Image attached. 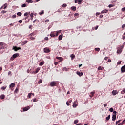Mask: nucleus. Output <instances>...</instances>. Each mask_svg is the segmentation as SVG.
Here are the masks:
<instances>
[{"instance_id": "38", "label": "nucleus", "mask_w": 125, "mask_h": 125, "mask_svg": "<svg viewBox=\"0 0 125 125\" xmlns=\"http://www.w3.org/2000/svg\"><path fill=\"white\" fill-rule=\"evenodd\" d=\"M18 91H19L18 88H16L14 91L15 93H17V92H18Z\"/></svg>"}, {"instance_id": "21", "label": "nucleus", "mask_w": 125, "mask_h": 125, "mask_svg": "<svg viewBox=\"0 0 125 125\" xmlns=\"http://www.w3.org/2000/svg\"><path fill=\"white\" fill-rule=\"evenodd\" d=\"M6 7H7V4L6 3L4 5V6H2L1 7V8H3V9H5V8H6Z\"/></svg>"}, {"instance_id": "52", "label": "nucleus", "mask_w": 125, "mask_h": 125, "mask_svg": "<svg viewBox=\"0 0 125 125\" xmlns=\"http://www.w3.org/2000/svg\"><path fill=\"white\" fill-rule=\"evenodd\" d=\"M119 123H121V120H119L116 121V125H117V124H119Z\"/></svg>"}, {"instance_id": "44", "label": "nucleus", "mask_w": 125, "mask_h": 125, "mask_svg": "<svg viewBox=\"0 0 125 125\" xmlns=\"http://www.w3.org/2000/svg\"><path fill=\"white\" fill-rule=\"evenodd\" d=\"M95 50H96V51H99L100 50V48H96L95 49Z\"/></svg>"}, {"instance_id": "4", "label": "nucleus", "mask_w": 125, "mask_h": 125, "mask_svg": "<svg viewBox=\"0 0 125 125\" xmlns=\"http://www.w3.org/2000/svg\"><path fill=\"white\" fill-rule=\"evenodd\" d=\"M50 36L51 38H55V37H57V36H56V31L51 32Z\"/></svg>"}, {"instance_id": "8", "label": "nucleus", "mask_w": 125, "mask_h": 125, "mask_svg": "<svg viewBox=\"0 0 125 125\" xmlns=\"http://www.w3.org/2000/svg\"><path fill=\"white\" fill-rule=\"evenodd\" d=\"M118 93H119V91H117V90H113L112 92V94L115 96V95H116V94H118Z\"/></svg>"}, {"instance_id": "7", "label": "nucleus", "mask_w": 125, "mask_h": 125, "mask_svg": "<svg viewBox=\"0 0 125 125\" xmlns=\"http://www.w3.org/2000/svg\"><path fill=\"white\" fill-rule=\"evenodd\" d=\"M83 0H75V3H78V4H82Z\"/></svg>"}, {"instance_id": "24", "label": "nucleus", "mask_w": 125, "mask_h": 125, "mask_svg": "<svg viewBox=\"0 0 125 125\" xmlns=\"http://www.w3.org/2000/svg\"><path fill=\"white\" fill-rule=\"evenodd\" d=\"M26 2H28V3H33V0H26Z\"/></svg>"}, {"instance_id": "51", "label": "nucleus", "mask_w": 125, "mask_h": 125, "mask_svg": "<svg viewBox=\"0 0 125 125\" xmlns=\"http://www.w3.org/2000/svg\"><path fill=\"white\" fill-rule=\"evenodd\" d=\"M23 22V21H22V20H20L19 21V23H20L21 24V23H22Z\"/></svg>"}, {"instance_id": "23", "label": "nucleus", "mask_w": 125, "mask_h": 125, "mask_svg": "<svg viewBox=\"0 0 125 125\" xmlns=\"http://www.w3.org/2000/svg\"><path fill=\"white\" fill-rule=\"evenodd\" d=\"M103 69H104V67H101V66H99V67L98 68V71H101L102 70H103Z\"/></svg>"}, {"instance_id": "39", "label": "nucleus", "mask_w": 125, "mask_h": 125, "mask_svg": "<svg viewBox=\"0 0 125 125\" xmlns=\"http://www.w3.org/2000/svg\"><path fill=\"white\" fill-rule=\"evenodd\" d=\"M109 111H110V112H114V108H110L109 109Z\"/></svg>"}, {"instance_id": "22", "label": "nucleus", "mask_w": 125, "mask_h": 125, "mask_svg": "<svg viewBox=\"0 0 125 125\" xmlns=\"http://www.w3.org/2000/svg\"><path fill=\"white\" fill-rule=\"evenodd\" d=\"M122 51L121 49H118L117 51V53H118V54H120V53H122Z\"/></svg>"}, {"instance_id": "16", "label": "nucleus", "mask_w": 125, "mask_h": 125, "mask_svg": "<svg viewBox=\"0 0 125 125\" xmlns=\"http://www.w3.org/2000/svg\"><path fill=\"white\" fill-rule=\"evenodd\" d=\"M72 103V100L70 99L66 102V105L67 106H70V103Z\"/></svg>"}, {"instance_id": "62", "label": "nucleus", "mask_w": 125, "mask_h": 125, "mask_svg": "<svg viewBox=\"0 0 125 125\" xmlns=\"http://www.w3.org/2000/svg\"><path fill=\"white\" fill-rule=\"evenodd\" d=\"M24 44H26V43H28V41H25L24 42Z\"/></svg>"}, {"instance_id": "6", "label": "nucleus", "mask_w": 125, "mask_h": 125, "mask_svg": "<svg viewBox=\"0 0 125 125\" xmlns=\"http://www.w3.org/2000/svg\"><path fill=\"white\" fill-rule=\"evenodd\" d=\"M44 52L45 53H48L49 52H50V50H49L48 48H44Z\"/></svg>"}, {"instance_id": "40", "label": "nucleus", "mask_w": 125, "mask_h": 125, "mask_svg": "<svg viewBox=\"0 0 125 125\" xmlns=\"http://www.w3.org/2000/svg\"><path fill=\"white\" fill-rule=\"evenodd\" d=\"M63 71H66V72H68V68H67V67H63Z\"/></svg>"}, {"instance_id": "49", "label": "nucleus", "mask_w": 125, "mask_h": 125, "mask_svg": "<svg viewBox=\"0 0 125 125\" xmlns=\"http://www.w3.org/2000/svg\"><path fill=\"white\" fill-rule=\"evenodd\" d=\"M24 16H28V12H26L24 14Z\"/></svg>"}, {"instance_id": "45", "label": "nucleus", "mask_w": 125, "mask_h": 125, "mask_svg": "<svg viewBox=\"0 0 125 125\" xmlns=\"http://www.w3.org/2000/svg\"><path fill=\"white\" fill-rule=\"evenodd\" d=\"M42 83V80L41 79L40 80V81L38 82V83L40 84V83Z\"/></svg>"}, {"instance_id": "47", "label": "nucleus", "mask_w": 125, "mask_h": 125, "mask_svg": "<svg viewBox=\"0 0 125 125\" xmlns=\"http://www.w3.org/2000/svg\"><path fill=\"white\" fill-rule=\"evenodd\" d=\"M44 22H45V23H47V22H49V20L47 19V20H45Z\"/></svg>"}, {"instance_id": "56", "label": "nucleus", "mask_w": 125, "mask_h": 125, "mask_svg": "<svg viewBox=\"0 0 125 125\" xmlns=\"http://www.w3.org/2000/svg\"><path fill=\"white\" fill-rule=\"evenodd\" d=\"M124 125V122H122L121 123H119V124H118L117 125Z\"/></svg>"}, {"instance_id": "14", "label": "nucleus", "mask_w": 125, "mask_h": 125, "mask_svg": "<svg viewBox=\"0 0 125 125\" xmlns=\"http://www.w3.org/2000/svg\"><path fill=\"white\" fill-rule=\"evenodd\" d=\"M76 74L79 76V77H82L83 75V72H80L79 71H77Z\"/></svg>"}, {"instance_id": "34", "label": "nucleus", "mask_w": 125, "mask_h": 125, "mask_svg": "<svg viewBox=\"0 0 125 125\" xmlns=\"http://www.w3.org/2000/svg\"><path fill=\"white\" fill-rule=\"evenodd\" d=\"M125 89H123V90L121 91V94H125Z\"/></svg>"}, {"instance_id": "37", "label": "nucleus", "mask_w": 125, "mask_h": 125, "mask_svg": "<svg viewBox=\"0 0 125 125\" xmlns=\"http://www.w3.org/2000/svg\"><path fill=\"white\" fill-rule=\"evenodd\" d=\"M21 7H27V4H23L22 5H21Z\"/></svg>"}, {"instance_id": "13", "label": "nucleus", "mask_w": 125, "mask_h": 125, "mask_svg": "<svg viewBox=\"0 0 125 125\" xmlns=\"http://www.w3.org/2000/svg\"><path fill=\"white\" fill-rule=\"evenodd\" d=\"M77 103H78L77 101H75L74 102L73 105V108H76L77 107V106H78V104Z\"/></svg>"}, {"instance_id": "64", "label": "nucleus", "mask_w": 125, "mask_h": 125, "mask_svg": "<svg viewBox=\"0 0 125 125\" xmlns=\"http://www.w3.org/2000/svg\"><path fill=\"white\" fill-rule=\"evenodd\" d=\"M103 18V15H100V18Z\"/></svg>"}, {"instance_id": "58", "label": "nucleus", "mask_w": 125, "mask_h": 125, "mask_svg": "<svg viewBox=\"0 0 125 125\" xmlns=\"http://www.w3.org/2000/svg\"><path fill=\"white\" fill-rule=\"evenodd\" d=\"M37 99L35 98L33 99V102H37Z\"/></svg>"}, {"instance_id": "32", "label": "nucleus", "mask_w": 125, "mask_h": 125, "mask_svg": "<svg viewBox=\"0 0 125 125\" xmlns=\"http://www.w3.org/2000/svg\"><path fill=\"white\" fill-rule=\"evenodd\" d=\"M17 15H18V16H21V15H22V13L20 12H19L17 13Z\"/></svg>"}, {"instance_id": "2", "label": "nucleus", "mask_w": 125, "mask_h": 125, "mask_svg": "<svg viewBox=\"0 0 125 125\" xmlns=\"http://www.w3.org/2000/svg\"><path fill=\"white\" fill-rule=\"evenodd\" d=\"M6 47H7V45H6V44H5L2 42H0V49H3L4 48H6Z\"/></svg>"}, {"instance_id": "29", "label": "nucleus", "mask_w": 125, "mask_h": 125, "mask_svg": "<svg viewBox=\"0 0 125 125\" xmlns=\"http://www.w3.org/2000/svg\"><path fill=\"white\" fill-rule=\"evenodd\" d=\"M71 9L73 11H76V10L77 9V8L75 6H73L71 7Z\"/></svg>"}, {"instance_id": "35", "label": "nucleus", "mask_w": 125, "mask_h": 125, "mask_svg": "<svg viewBox=\"0 0 125 125\" xmlns=\"http://www.w3.org/2000/svg\"><path fill=\"white\" fill-rule=\"evenodd\" d=\"M56 36H58V34L61 33V30H59L58 31H56Z\"/></svg>"}, {"instance_id": "25", "label": "nucleus", "mask_w": 125, "mask_h": 125, "mask_svg": "<svg viewBox=\"0 0 125 125\" xmlns=\"http://www.w3.org/2000/svg\"><path fill=\"white\" fill-rule=\"evenodd\" d=\"M0 98H1V99H4V98H5V95L3 94L1 95V96H0Z\"/></svg>"}, {"instance_id": "33", "label": "nucleus", "mask_w": 125, "mask_h": 125, "mask_svg": "<svg viewBox=\"0 0 125 125\" xmlns=\"http://www.w3.org/2000/svg\"><path fill=\"white\" fill-rule=\"evenodd\" d=\"M115 6V4H109L108 5V7H109L110 8H111V7H114V6Z\"/></svg>"}, {"instance_id": "46", "label": "nucleus", "mask_w": 125, "mask_h": 125, "mask_svg": "<svg viewBox=\"0 0 125 125\" xmlns=\"http://www.w3.org/2000/svg\"><path fill=\"white\" fill-rule=\"evenodd\" d=\"M34 33H31L29 35V37H33V36H34Z\"/></svg>"}, {"instance_id": "31", "label": "nucleus", "mask_w": 125, "mask_h": 125, "mask_svg": "<svg viewBox=\"0 0 125 125\" xmlns=\"http://www.w3.org/2000/svg\"><path fill=\"white\" fill-rule=\"evenodd\" d=\"M32 94V93H29L28 94L27 97H28V98H31Z\"/></svg>"}, {"instance_id": "3", "label": "nucleus", "mask_w": 125, "mask_h": 125, "mask_svg": "<svg viewBox=\"0 0 125 125\" xmlns=\"http://www.w3.org/2000/svg\"><path fill=\"white\" fill-rule=\"evenodd\" d=\"M19 56V53H15L13 55V56L11 57L10 60L13 61L15 58L17 57H18Z\"/></svg>"}, {"instance_id": "53", "label": "nucleus", "mask_w": 125, "mask_h": 125, "mask_svg": "<svg viewBox=\"0 0 125 125\" xmlns=\"http://www.w3.org/2000/svg\"><path fill=\"white\" fill-rule=\"evenodd\" d=\"M6 12H7L6 11H5V10H2V13L4 14V13H6Z\"/></svg>"}, {"instance_id": "18", "label": "nucleus", "mask_w": 125, "mask_h": 125, "mask_svg": "<svg viewBox=\"0 0 125 125\" xmlns=\"http://www.w3.org/2000/svg\"><path fill=\"white\" fill-rule=\"evenodd\" d=\"M108 13V10L104 9L102 11L101 13Z\"/></svg>"}, {"instance_id": "15", "label": "nucleus", "mask_w": 125, "mask_h": 125, "mask_svg": "<svg viewBox=\"0 0 125 125\" xmlns=\"http://www.w3.org/2000/svg\"><path fill=\"white\" fill-rule=\"evenodd\" d=\"M116 119H117V115H113V116H112V121H113V122H114V121H116Z\"/></svg>"}, {"instance_id": "26", "label": "nucleus", "mask_w": 125, "mask_h": 125, "mask_svg": "<svg viewBox=\"0 0 125 125\" xmlns=\"http://www.w3.org/2000/svg\"><path fill=\"white\" fill-rule=\"evenodd\" d=\"M70 57H71V59H75L76 56L74 54H72L70 55Z\"/></svg>"}, {"instance_id": "59", "label": "nucleus", "mask_w": 125, "mask_h": 125, "mask_svg": "<svg viewBox=\"0 0 125 125\" xmlns=\"http://www.w3.org/2000/svg\"><path fill=\"white\" fill-rule=\"evenodd\" d=\"M113 114H115L114 115H116V116H117V111H113Z\"/></svg>"}, {"instance_id": "9", "label": "nucleus", "mask_w": 125, "mask_h": 125, "mask_svg": "<svg viewBox=\"0 0 125 125\" xmlns=\"http://www.w3.org/2000/svg\"><path fill=\"white\" fill-rule=\"evenodd\" d=\"M13 49H14L15 51H17L18 50H20V49H21V48L15 46V47H13Z\"/></svg>"}, {"instance_id": "27", "label": "nucleus", "mask_w": 125, "mask_h": 125, "mask_svg": "<svg viewBox=\"0 0 125 125\" xmlns=\"http://www.w3.org/2000/svg\"><path fill=\"white\" fill-rule=\"evenodd\" d=\"M44 64V61H42L39 63V66H42Z\"/></svg>"}, {"instance_id": "28", "label": "nucleus", "mask_w": 125, "mask_h": 125, "mask_svg": "<svg viewBox=\"0 0 125 125\" xmlns=\"http://www.w3.org/2000/svg\"><path fill=\"white\" fill-rule=\"evenodd\" d=\"M110 118H111V115H109L108 116V117H107L106 118V121H109V120H110Z\"/></svg>"}, {"instance_id": "55", "label": "nucleus", "mask_w": 125, "mask_h": 125, "mask_svg": "<svg viewBox=\"0 0 125 125\" xmlns=\"http://www.w3.org/2000/svg\"><path fill=\"white\" fill-rule=\"evenodd\" d=\"M125 27V24L122 25V29H124Z\"/></svg>"}, {"instance_id": "1", "label": "nucleus", "mask_w": 125, "mask_h": 125, "mask_svg": "<svg viewBox=\"0 0 125 125\" xmlns=\"http://www.w3.org/2000/svg\"><path fill=\"white\" fill-rule=\"evenodd\" d=\"M59 84V83L58 81H53L51 82L50 84L49 85L50 86H51V87H53L54 86H57V85Z\"/></svg>"}, {"instance_id": "54", "label": "nucleus", "mask_w": 125, "mask_h": 125, "mask_svg": "<svg viewBox=\"0 0 125 125\" xmlns=\"http://www.w3.org/2000/svg\"><path fill=\"white\" fill-rule=\"evenodd\" d=\"M54 65H55V66H57V65H58V62H54Z\"/></svg>"}, {"instance_id": "60", "label": "nucleus", "mask_w": 125, "mask_h": 125, "mask_svg": "<svg viewBox=\"0 0 125 125\" xmlns=\"http://www.w3.org/2000/svg\"><path fill=\"white\" fill-rule=\"evenodd\" d=\"M100 14V13L97 12V13H96V16H97L98 15H99Z\"/></svg>"}, {"instance_id": "57", "label": "nucleus", "mask_w": 125, "mask_h": 125, "mask_svg": "<svg viewBox=\"0 0 125 125\" xmlns=\"http://www.w3.org/2000/svg\"><path fill=\"white\" fill-rule=\"evenodd\" d=\"M12 18H16V15H13L12 16Z\"/></svg>"}, {"instance_id": "30", "label": "nucleus", "mask_w": 125, "mask_h": 125, "mask_svg": "<svg viewBox=\"0 0 125 125\" xmlns=\"http://www.w3.org/2000/svg\"><path fill=\"white\" fill-rule=\"evenodd\" d=\"M7 87V86H3L1 88V89H2V90H5Z\"/></svg>"}, {"instance_id": "50", "label": "nucleus", "mask_w": 125, "mask_h": 125, "mask_svg": "<svg viewBox=\"0 0 125 125\" xmlns=\"http://www.w3.org/2000/svg\"><path fill=\"white\" fill-rule=\"evenodd\" d=\"M121 62H122V61L117 62V65H121Z\"/></svg>"}, {"instance_id": "48", "label": "nucleus", "mask_w": 125, "mask_h": 125, "mask_svg": "<svg viewBox=\"0 0 125 125\" xmlns=\"http://www.w3.org/2000/svg\"><path fill=\"white\" fill-rule=\"evenodd\" d=\"M62 7H67V4H63L62 5Z\"/></svg>"}, {"instance_id": "19", "label": "nucleus", "mask_w": 125, "mask_h": 125, "mask_svg": "<svg viewBox=\"0 0 125 125\" xmlns=\"http://www.w3.org/2000/svg\"><path fill=\"white\" fill-rule=\"evenodd\" d=\"M58 39H59V41H61V40H62V39H63V35H62V34L60 35L59 36Z\"/></svg>"}, {"instance_id": "63", "label": "nucleus", "mask_w": 125, "mask_h": 125, "mask_svg": "<svg viewBox=\"0 0 125 125\" xmlns=\"http://www.w3.org/2000/svg\"><path fill=\"white\" fill-rule=\"evenodd\" d=\"M108 57H106L104 58V60H108Z\"/></svg>"}, {"instance_id": "41", "label": "nucleus", "mask_w": 125, "mask_h": 125, "mask_svg": "<svg viewBox=\"0 0 125 125\" xmlns=\"http://www.w3.org/2000/svg\"><path fill=\"white\" fill-rule=\"evenodd\" d=\"M79 123V121L78 120H75L74 122V124H78Z\"/></svg>"}, {"instance_id": "61", "label": "nucleus", "mask_w": 125, "mask_h": 125, "mask_svg": "<svg viewBox=\"0 0 125 125\" xmlns=\"http://www.w3.org/2000/svg\"><path fill=\"white\" fill-rule=\"evenodd\" d=\"M122 11H125V7L122 8Z\"/></svg>"}, {"instance_id": "36", "label": "nucleus", "mask_w": 125, "mask_h": 125, "mask_svg": "<svg viewBox=\"0 0 125 125\" xmlns=\"http://www.w3.org/2000/svg\"><path fill=\"white\" fill-rule=\"evenodd\" d=\"M40 15H42V14H44V11H42L41 12L39 13Z\"/></svg>"}, {"instance_id": "17", "label": "nucleus", "mask_w": 125, "mask_h": 125, "mask_svg": "<svg viewBox=\"0 0 125 125\" xmlns=\"http://www.w3.org/2000/svg\"><path fill=\"white\" fill-rule=\"evenodd\" d=\"M56 59H58L59 60L61 61H63V58L61 57H56Z\"/></svg>"}, {"instance_id": "12", "label": "nucleus", "mask_w": 125, "mask_h": 125, "mask_svg": "<svg viewBox=\"0 0 125 125\" xmlns=\"http://www.w3.org/2000/svg\"><path fill=\"white\" fill-rule=\"evenodd\" d=\"M121 72L122 73H125V65H124L123 66L121 67Z\"/></svg>"}, {"instance_id": "11", "label": "nucleus", "mask_w": 125, "mask_h": 125, "mask_svg": "<svg viewBox=\"0 0 125 125\" xmlns=\"http://www.w3.org/2000/svg\"><path fill=\"white\" fill-rule=\"evenodd\" d=\"M29 109H30V106H27L23 108V112H27V111H28V110H29Z\"/></svg>"}, {"instance_id": "5", "label": "nucleus", "mask_w": 125, "mask_h": 125, "mask_svg": "<svg viewBox=\"0 0 125 125\" xmlns=\"http://www.w3.org/2000/svg\"><path fill=\"white\" fill-rule=\"evenodd\" d=\"M15 87V83H12L10 85H9V88L10 89H11V90H13V89L12 88H13V87Z\"/></svg>"}, {"instance_id": "10", "label": "nucleus", "mask_w": 125, "mask_h": 125, "mask_svg": "<svg viewBox=\"0 0 125 125\" xmlns=\"http://www.w3.org/2000/svg\"><path fill=\"white\" fill-rule=\"evenodd\" d=\"M94 94H95V91H93V92H91L89 95L90 97H93L94 96Z\"/></svg>"}, {"instance_id": "42", "label": "nucleus", "mask_w": 125, "mask_h": 125, "mask_svg": "<svg viewBox=\"0 0 125 125\" xmlns=\"http://www.w3.org/2000/svg\"><path fill=\"white\" fill-rule=\"evenodd\" d=\"M124 47H125V45H122L119 48V49H120L122 50V49H123V48H124Z\"/></svg>"}, {"instance_id": "43", "label": "nucleus", "mask_w": 125, "mask_h": 125, "mask_svg": "<svg viewBox=\"0 0 125 125\" xmlns=\"http://www.w3.org/2000/svg\"><path fill=\"white\" fill-rule=\"evenodd\" d=\"M29 38L31 39V40H36V38L33 37L32 36L29 37Z\"/></svg>"}, {"instance_id": "20", "label": "nucleus", "mask_w": 125, "mask_h": 125, "mask_svg": "<svg viewBox=\"0 0 125 125\" xmlns=\"http://www.w3.org/2000/svg\"><path fill=\"white\" fill-rule=\"evenodd\" d=\"M41 70V68L38 67L36 69V70L35 72H34V73H35V74H37V73H39V71Z\"/></svg>"}]
</instances>
